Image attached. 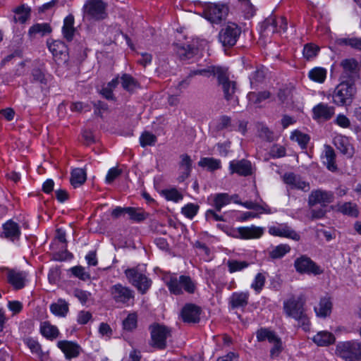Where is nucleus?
Returning <instances> with one entry per match:
<instances>
[{"label": "nucleus", "mask_w": 361, "mask_h": 361, "mask_svg": "<svg viewBox=\"0 0 361 361\" xmlns=\"http://www.w3.org/2000/svg\"><path fill=\"white\" fill-rule=\"evenodd\" d=\"M305 302L306 298L304 294L298 296L291 295L283 302V311L288 317L296 320L306 331L309 328L310 321L304 307Z\"/></svg>", "instance_id": "obj_1"}, {"label": "nucleus", "mask_w": 361, "mask_h": 361, "mask_svg": "<svg viewBox=\"0 0 361 361\" xmlns=\"http://www.w3.org/2000/svg\"><path fill=\"white\" fill-rule=\"evenodd\" d=\"M216 77L218 80V85L221 87L223 92L224 98L229 105L232 106H237L238 104V98L235 95L237 90L236 82L229 79L227 69L221 67Z\"/></svg>", "instance_id": "obj_2"}, {"label": "nucleus", "mask_w": 361, "mask_h": 361, "mask_svg": "<svg viewBox=\"0 0 361 361\" xmlns=\"http://www.w3.org/2000/svg\"><path fill=\"white\" fill-rule=\"evenodd\" d=\"M335 354L345 361H361V342L357 340L338 342Z\"/></svg>", "instance_id": "obj_3"}, {"label": "nucleus", "mask_w": 361, "mask_h": 361, "mask_svg": "<svg viewBox=\"0 0 361 361\" xmlns=\"http://www.w3.org/2000/svg\"><path fill=\"white\" fill-rule=\"evenodd\" d=\"M355 94V84L347 81H341L333 92V102L338 106L350 105Z\"/></svg>", "instance_id": "obj_4"}, {"label": "nucleus", "mask_w": 361, "mask_h": 361, "mask_svg": "<svg viewBox=\"0 0 361 361\" xmlns=\"http://www.w3.org/2000/svg\"><path fill=\"white\" fill-rule=\"evenodd\" d=\"M169 291L174 295H181L184 290L190 294L195 293L196 285L189 276L181 275L178 278L170 276L166 282Z\"/></svg>", "instance_id": "obj_5"}, {"label": "nucleus", "mask_w": 361, "mask_h": 361, "mask_svg": "<svg viewBox=\"0 0 361 361\" xmlns=\"http://www.w3.org/2000/svg\"><path fill=\"white\" fill-rule=\"evenodd\" d=\"M128 282L142 294H145L152 285V280L139 267L129 268L124 271Z\"/></svg>", "instance_id": "obj_6"}, {"label": "nucleus", "mask_w": 361, "mask_h": 361, "mask_svg": "<svg viewBox=\"0 0 361 361\" xmlns=\"http://www.w3.org/2000/svg\"><path fill=\"white\" fill-rule=\"evenodd\" d=\"M241 35V28L234 23H228L219 31V42L225 48L233 47Z\"/></svg>", "instance_id": "obj_7"}, {"label": "nucleus", "mask_w": 361, "mask_h": 361, "mask_svg": "<svg viewBox=\"0 0 361 361\" xmlns=\"http://www.w3.org/2000/svg\"><path fill=\"white\" fill-rule=\"evenodd\" d=\"M107 4L102 0H87L83 6L84 16L90 20H101L105 19Z\"/></svg>", "instance_id": "obj_8"}, {"label": "nucleus", "mask_w": 361, "mask_h": 361, "mask_svg": "<svg viewBox=\"0 0 361 361\" xmlns=\"http://www.w3.org/2000/svg\"><path fill=\"white\" fill-rule=\"evenodd\" d=\"M151 346L159 350L166 348V339L171 336V331L166 326L153 324L149 326Z\"/></svg>", "instance_id": "obj_9"}, {"label": "nucleus", "mask_w": 361, "mask_h": 361, "mask_svg": "<svg viewBox=\"0 0 361 361\" xmlns=\"http://www.w3.org/2000/svg\"><path fill=\"white\" fill-rule=\"evenodd\" d=\"M109 293L116 304L127 307L134 303L135 293L129 287L117 283L110 288Z\"/></svg>", "instance_id": "obj_10"}, {"label": "nucleus", "mask_w": 361, "mask_h": 361, "mask_svg": "<svg viewBox=\"0 0 361 361\" xmlns=\"http://www.w3.org/2000/svg\"><path fill=\"white\" fill-rule=\"evenodd\" d=\"M228 13V8L224 4L209 3L205 5L203 15L212 23H219Z\"/></svg>", "instance_id": "obj_11"}, {"label": "nucleus", "mask_w": 361, "mask_h": 361, "mask_svg": "<svg viewBox=\"0 0 361 361\" xmlns=\"http://www.w3.org/2000/svg\"><path fill=\"white\" fill-rule=\"evenodd\" d=\"M294 267L297 272L302 274L319 275L323 273V269L312 260L310 257L305 255H301L295 259L294 261Z\"/></svg>", "instance_id": "obj_12"}, {"label": "nucleus", "mask_w": 361, "mask_h": 361, "mask_svg": "<svg viewBox=\"0 0 361 361\" xmlns=\"http://www.w3.org/2000/svg\"><path fill=\"white\" fill-rule=\"evenodd\" d=\"M343 71L341 75V81H347L355 83L359 78V64L355 59H345L341 62Z\"/></svg>", "instance_id": "obj_13"}, {"label": "nucleus", "mask_w": 361, "mask_h": 361, "mask_svg": "<svg viewBox=\"0 0 361 361\" xmlns=\"http://www.w3.org/2000/svg\"><path fill=\"white\" fill-rule=\"evenodd\" d=\"M334 193L331 191L323 190H312L308 197V204L310 207L316 204H320L322 207L326 206L328 204L334 201Z\"/></svg>", "instance_id": "obj_14"}, {"label": "nucleus", "mask_w": 361, "mask_h": 361, "mask_svg": "<svg viewBox=\"0 0 361 361\" xmlns=\"http://www.w3.org/2000/svg\"><path fill=\"white\" fill-rule=\"evenodd\" d=\"M58 348L64 353L66 359L71 360L79 356L82 348L77 343L70 341H59Z\"/></svg>", "instance_id": "obj_15"}, {"label": "nucleus", "mask_w": 361, "mask_h": 361, "mask_svg": "<svg viewBox=\"0 0 361 361\" xmlns=\"http://www.w3.org/2000/svg\"><path fill=\"white\" fill-rule=\"evenodd\" d=\"M269 233L274 236L290 238L295 241H299L300 239V235L286 224L271 226L269 228Z\"/></svg>", "instance_id": "obj_16"}, {"label": "nucleus", "mask_w": 361, "mask_h": 361, "mask_svg": "<svg viewBox=\"0 0 361 361\" xmlns=\"http://www.w3.org/2000/svg\"><path fill=\"white\" fill-rule=\"evenodd\" d=\"M231 173H237L240 176H247L252 173V165L246 159L233 160L229 164Z\"/></svg>", "instance_id": "obj_17"}, {"label": "nucleus", "mask_w": 361, "mask_h": 361, "mask_svg": "<svg viewBox=\"0 0 361 361\" xmlns=\"http://www.w3.org/2000/svg\"><path fill=\"white\" fill-rule=\"evenodd\" d=\"M283 180L291 189H298L307 192L310 188L308 183L293 173H286L283 176Z\"/></svg>", "instance_id": "obj_18"}, {"label": "nucleus", "mask_w": 361, "mask_h": 361, "mask_svg": "<svg viewBox=\"0 0 361 361\" xmlns=\"http://www.w3.org/2000/svg\"><path fill=\"white\" fill-rule=\"evenodd\" d=\"M237 237L242 239L259 238L264 232L263 227L252 225L251 226H243L237 228Z\"/></svg>", "instance_id": "obj_19"}, {"label": "nucleus", "mask_w": 361, "mask_h": 361, "mask_svg": "<svg viewBox=\"0 0 361 361\" xmlns=\"http://www.w3.org/2000/svg\"><path fill=\"white\" fill-rule=\"evenodd\" d=\"M7 281L16 290H20L25 287L27 274L25 271H18L14 269H7Z\"/></svg>", "instance_id": "obj_20"}, {"label": "nucleus", "mask_w": 361, "mask_h": 361, "mask_svg": "<svg viewBox=\"0 0 361 361\" xmlns=\"http://www.w3.org/2000/svg\"><path fill=\"white\" fill-rule=\"evenodd\" d=\"M201 309L195 304H186L182 309L181 316L185 322L196 323L200 321Z\"/></svg>", "instance_id": "obj_21"}, {"label": "nucleus", "mask_w": 361, "mask_h": 361, "mask_svg": "<svg viewBox=\"0 0 361 361\" xmlns=\"http://www.w3.org/2000/svg\"><path fill=\"white\" fill-rule=\"evenodd\" d=\"M313 118L316 120L328 121L334 115V108L326 104L319 103L313 109Z\"/></svg>", "instance_id": "obj_22"}, {"label": "nucleus", "mask_w": 361, "mask_h": 361, "mask_svg": "<svg viewBox=\"0 0 361 361\" xmlns=\"http://www.w3.org/2000/svg\"><path fill=\"white\" fill-rule=\"evenodd\" d=\"M21 232L18 224L12 220L7 221L3 224L2 236L11 241L18 240Z\"/></svg>", "instance_id": "obj_23"}, {"label": "nucleus", "mask_w": 361, "mask_h": 361, "mask_svg": "<svg viewBox=\"0 0 361 361\" xmlns=\"http://www.w3.org/2000/svg\"><path fill=\"white\" fill-rule=\"evenodd\" d=\"M247 292H235L229 298V305L232 309L244 308L248 303Z\"/></svg>", "instance_id": "obj_24"}, {"label": "nucleus", "mask_w": 361, "mask_h": 361, "mask_svg": "<svg viewBox=\"0 0 361 361\" xmlns=\"http://www.w3.org/2000/svg\"><path fill=\"white\" fill-rule=\"evenodd\" d=\"M323 162L326 168L331 171H336L337 170V165L336 164V154L334 149L330 145H325L323 154L322 155Z\"/></svg>", "instance_id": "obj_25"}, {"label": "nucleus", "mask_w": 361, "mask_h": 361, "mask_svg": "<svg viewBox=\"0 0 361 361\" xmlns=\"http://www.w3.org/2000/svg\"><path fill=\"white\" fill-rule=\"evenodd\" d=\"M312 340L319 346H327L333 344L336 341V338L333 334L326 331H322L318 332L313 337Z\"/></svg>", "instance_id": "obj_26"}, {"label": "nucleus", "mask_w": 361, "mask_h": 361, "mask_svg": "<svg viewBox=\"0 0 361 361\" xmlns=\"http://www.w3.org/2000/svg\"><path fill=\"white\" fill-rule=\"evenodd\" d=\"M52 29L49 23H36L31 26L28 30V35L30 37H35L39 35L43 37L51 33Z\"/></svg>", "instance_id": "obj_27"}, {"label": "nucleus", "mask_w": 361, "mask_h": 361, "mask_svg": "<svg viewBox=\"0 0 361 361\" xmlns=\"http://www.w3.org/2000/svg\"><path fill=\"white\" fill-rule=\"evenodd\" d=\"M74 17L72 15L66 16L63 20V26L62 28L63 37L67 41H71L75 33Z\"/></svg>", "instance_id": "obj_28"}, {"label": "nucleus", "mask_w": 361, "mask_h": 361, "mask_svg": "<svg viewBox=\"0 0 361 361\" xmlns=\"http://www.w3.org/2000/svg\"><path fill=\"white\" fill-rule=\"evenodd\" d=\"M212 206L217 212H220L223 207L231 202V197L227 193H218L211 197Z\"/></svg>", "instance_id": "obj_29"}, {"label": "nucleus", "mask_w": 361, "mask_h": 361, "mask_svg": "<svg viewBox=\"0 0 361 361\" xmlns=\"http://www.w3.org/2000/svg\"><path fill=\"white\" fill-rule=\"evenodd\" d=\"M338 211L344 215L352 217H357L359 210L357 205L351 202H346L338 204Z\"/></svg>", "instance_id": "obj_30"}, {"label": "nucleus", "mask_w": 361, "mask_h": 361, "mask_svg": "<svg viewBox=\"0 0 361 361\" xmlns=\"http://www.w3.org/2000/svg\"><path fill=\"white\" fill-rule=\"evenodd\" d=\"M121 83L122 87L130 93H133L139 88L138 82L130 75L125 73L121 77Z\"/></svg>", "instance_id": "obj_31"}, {"label": "nucleus", "mask_w": 361, "mask_h": 361, "mask_svg": "<svg viewBox=\"0 0 361 361\" xmlns=\"http://www.w3.org/2000/svg\"><path fill=\"white\" fill-rule=\"evenodd\" d=\"M50 310L54 315L64 317L69 310L68 304L64 300L59 299L50 305Z\"/></svg>", "instance_id": "obj_32"}, {"label": "nucleus", "mask_w": 361, "mask_h": 361, "mask_svg": "<svg viewBox=\"0 0 361 361\" xmlns=\"http://www.w3.org/2000/svg\"><path fill=\"white\" fill-rule=\"evenodd\" d=\"M175 51L180 60L190 59L197 53V49L190 45H176Z\"/></svg>", "instance_id": "obj_33"}, {"label": "nucleus", "mask_w": 361, "mask_h": 361, "mask_svg": "<svg viewBox=\"0 0 361 361\" xmlns=\"http://www.w3.org/2000/svg\"><path fill=\"white\" fill-rule=\"evenodd\" d=\"M87 178L86 172L83 169H75L71 172V183L74 188L82 185Z\"/></svg>", "instance_id": "obj_34"}, {"label": "nucleus", "mask_w": 361, "mask_h": 361, "mask_svg": "<svg viewBox=\"0 0 361 361\" xmlns=\"http://www.w3.org/2000/svg\"><path fill=\"white\" fill-rule=\"evenodd\" d=\"M40 332L45 338L50 340L56 338L59 334L57 327L51 325L49 322H44L42 324Z\"/></svg>", "instance_id": "obj_35"}, {"label": "nucleus", "mask_w": 361, "mask_h": 361, "mask_svg": "<svg viewBox=\"0 0 361 361\" xmlns=\"http://www.w3.org/2000/svg\"><path fill=\"white\" fill-rule=\"evenodd\" d=\"M127 214L130 220L136 222L145 221L149 214L144 212L141 208L127 207Z\"/></svg>", "instance_id": "obj_36"}, {"label": "nucleus", "mask_w": 361, "mask_h": 361, "mask_svg": "<svg viewBox=\"0 0 361 361\" xmlns=\"http://www.w3.org/2000/svg\"><path fill=\"white\" fill-rule=\"evenodd\" d=\"M331 307L332 304L329 298H324L321 299L319 307H315L314 310L317 316L326 317L331 313Z\"/></svg>", "instance_id": "obj_37"}, {"label": "nucleus", "mask_w": 361, "mask_h": 361, "mask_svg": "<svg viewBox=\"0 0 361 361\" xmlns=\"http://www.w3.org/2000/svg\"><path fill=\"white\" fill-rule=\"evenodd\" d=\"M221 68L219 66H208L205 68H197L193 71H191L188 76V78H192L197 75H200L205 77H209L210 75L216 76L218 71Z\"/></svg>", "instance_id": "obj_38"}, {"label": "nucleus", "mask_w": 361, "mask_h": 361, "mask_svg": "<svg viewBox=\"0 0 361 361\" xmlns=\"http://www.w3.org/2000/svg\"><path fill=\"white\" fill-rule=\"evenodd\" d=\"M290 251V247L287 244L279 245L269 251V257L276 259L282 258Z\"/></svg>", "instance_id": "obj_39"}, {"label": "nucleus", "mask_w": 361, "mask_h": 361, "mask_svg": "<svg viewBox=\"0 0 361 361\" xmlns=\"http://www.w3.org/2000/svg\"><path fill=\"white\" fill-rule=\"evenodd\" d=\"M308 77L312 81L322 83L326 77V70L324 68L315 67L309 71Z\"/></svg>", "instance_id": "obj_40"}, {"label": "nucleus", "mask_w": 361, "mask_h": 361, "mask_svg": "<svg viewBox=\"0 0 361 361\" xmlns=\"http://www.w3.org/2000/svg\"><path fill=\"white\" fill-rule=\"evenodd\" d=\"M180 159V166L183 169V171L180 178L181 180H184L190 176L192 169V160L188 154H182Z\"/></svg>", "instance_id": "obj_41"}, {"label": "nucleus", "mask_w": 361, "mask_h": 361, "mask_svg": "<svg viewBox=\"0 0 361 361\" xmlns=\"http://www.w3.org/2000/svg\"><path fill=\"white\" fill-rule=\"evenodd\" d=\"M31 77L32 82L39 83L41 85H46L49 78V75L39 68H34L32 71Z\"/></svg>", "instance_id": "obj_42"}, {"label": "nucleus", "mask_w": 361, "mask_h": 361, "mask_svg": "<svg viewBox=\"0 0 361 361\" xmlns=\"http://www.w3.org/2000/svg\"><path fill=\"white\" fill-rule=\"evenodd\" d=\"M257 339L259 342H262L268 340L269 343H272L276 340L277 336L276 334L266 328H261L256 332Z\"/></svg>", "instance_id": "obj_43"}, {"label": "nucleus", "mask_w": 361, "mask_h": 361, "mask_svg": "<svg viewBox=\"0 0 361 361\" xmlns=\"http://www.w3.org/2000/svg\"><path fill=\"white\" fill-rule=\"evenodd\" d=\"M198 164L200 166L207 167L210 171H214L221 167V161L212 157L202 158Z\"/></svg>", "instance_id": "obj_44"}, {"label": "nucleus", "mask_w": 361, "mask_h": 361, "mask_svg": "<svg viewBox=\"0 0 361 361\" xmlns=\"http://www.w3.org/2000/svg\"><path fill=\"white\" fill-rule=\"evenodd\" d=\"M290 138L291 140L298 142L302 149H305L308 142L310 141V136L299 130L293 131Z\"/></svg>", "instance_id": "obj_45"}, {"label": "nucleus", "mask_w": 361, "mask_h": 361, "mask_svg": "<svg viewBox=\"0 0 361 361\" xmlns=\"http://www.w3.org/2000/svg\"><path fill=\"white\" fill-rule=\"evenodd\" d=\"M14 12L16 13L14 16V20L16 22L24 23L30 18V9L25 7L24 6H20L16 8Z\"/></svg>", "instance_id": "obj_46"}, {"label": "nucleus", "mask_w": 361, "mask_h": 361, "mask_svg": "<svg viewBox=\"0 0 361 361\" xmlns=\"http://www.w3.org/2000/svg\"><path fill=\"white\" fill-rule=\"evenodd\" d=\"M237 204H241L243 207H245L247 209H254L256 211L259 212L260 213L265 212V213H270V209H267V206L266 207L262 206L259 204L258 203L254 202L252 201H246V202H241V201H235V202Z\"/></svg>", "instance_id": "obj_47"}, {"label": "nucleus", "mask_w": 361, "mask_h": 361, "mask_svg": "<svg viewBox=\"0 0 361 361\" xmlns=\"http://www.w3.org/2000/svg\"><path fill=\"white\" fill-rule=\"evenodd\" d=\"M265 77L264 72L262 69H256L250 75V86L252 88H255L259 83H261Z\"/></svg>", "instance_id": "obj_48"}, {"label": "nucleus", "mask_w": 361, "mask_h": 361, "mask_svg": "<svg viewBox=\"0 0 361 361\" xmlns=\"http://www.w3.org/2000/svg\"><path fill=\"white\" fill-rule=\"evenodd\" d=\"M270 92L268 91H263L259 92H250L247 94L249 100L254 104H259L262 101L270 97Z\"/></svg>", "instance_id": "obj_49"}, {"label": "nucleus", "mask_w": 361, "mask_h": 361, "mask_svg": "<svg viewBox=\"0 0 361 361\" xmlns=\"http://www.w3.org/2000/svg\"><path fill=\"white\" fill-rule=\"evenodd\" d=\"M137 316L135 312L130 313L123 322V326L125 330L132 331L137 327Z\"/></svg>", "instance_id": "obj_50"}, {"label": "nucleus", "mask_w": 361, "mask_h": 361, "mask_svg": "<svg viewBox=\"0 0 361 361\" xmlns=\"http://www.w3.org/2000/svg\"><path fill=\"white\" fill-rule=\"evenodd\" d=\"M227 266L230 273L239 271L248 267V263L245 261L228 260Z\"/></svg>", "instance_id": "obj_51"}, {"label": "nucleus", "mask_w": 361, "mask_h": 361, "mask_svg": "<svg viewBox=\"0 0 361 361\" xmlns=\"http://www.w3.org/2000/svg\"><path fill=\"white\" fill-rule=\"evenodd\" d=\"M319 51V47L313 44H307L303 49V56L307 59L310 60L314 58Z\"/></svg>", "instance_id": "obj_52"}, {"label": "nucleus", "mask_w": 361, "mask_h": 361, "mask_svg": "<svg viewBox=\"0 0 361 361\" xmlns=\"http://www.w3.org/2000/svg\"><path fill=\"white\" fill-rule=\"evenodd\" d=\"M265 281V276L262 273H258L251 284V288H253L256 293H259L262 290Z\"/></svg>", "instance_id": "obj_53"}, {"label": "nucleus", "mask_w": 361, "mask_h": 361, "mask_svg": "<svg viewBox=\"0 0 361 361\" xmlns=\"http://www.w3.org/2000/svg\"><path fill=\"white\" fill-rule=\"evenodd\" d=\"M199 206L193 203H189L182 208V214L188 219H192L197 213Z\"/></svg>", "instance_id": "obj_54"}, {"label": "nucleus", "mask_w": 361, "mask_h": 361, "mask_svg": "<svg viewBox=\"0 0 361 361\" xmlns=\"http://www.w3.org/2000/svg\"><path fill=\"white\" fill-rule=\"evenodd\" d=\"M157 137L149 132H144L140 137V142L142 147L154 145L157 142Z\"/></svg>", "instance_id": "obj_55"}, {"label": "nucleus", "mask_w": 361, "mask_h": 361, "mask_svg": "<svg viewBox=\"0 0 361 361\" xmlns=\"http://www.w3.org/2000/svg\"><path fill=\"white\" fill-rule=\"evenodd\" d=\"M162 194L164 195L167 200L178 202L183 199V195L180 193L176 188H171L169 190H164L162 191Z\"/></svg>", "instance_id": "obj_56"}, {"label": "nucleus", "mask_w": 361, "mask_h": 361, "mask_svg": "<svg viewBox=\"0 0 361 361\" xmlns=\"http://www.w3.org/2000/svg\"><path fill=\"white\" fill-rule=\"evenodd\" d=\"M279 22L274 17H269L267 18L263 24L265 30L270 31L272 33L279 32L278 30Z\"/></svg>", "instance_id": "obj_57"}, {"label": "nucleus", "mask_w": 361, "mask_h": 361, "mask_svg": "<svg viewBox=\"0 0 361 361\" xmlns=\"http://www.w3.org/2000/svg\"><path fill=\"white\" fill-rule=\"evenodd\" d=\"M217 130H223L224 129L230 128L233 130V126L231 123V118L228 116H222L219 119V123L216 126Z\"/></svg>", "instance_id": "obj_58"}, {"label": "nucleus", "mask_w": 361, "mask_h": 361, "mask_svg": "<svg viewBox=\"0 0 361 361\" xmlns=\"http://www.w3.org/2000/svg\"><path fill=\"white\" fill-rule=\"evenodd\" d=\"M25 344L30 349L32 353L39 355L41 353V346L35 339L27 337L23 339Z\"/></svg>", "instance_id": "obj_59"}, {"label": "nucleus", "mask_w": 361, "mask_h": 361, "mask_svg": "<svg viewBox=\"0 0 361 361\" xmlns=\"http://www.w3.org/2000/svg\"><path fill=\"white\" fill-rule=\"evenodd\" d=\"M340 44L348 45L351 47L352 48L361 50V38H343L340 39Z\"/></svg>", "instance_id": "obj_60"}, {"label": "nucleus", "mask_w": 361, "mask_h": 361, "mask_svg": "<svg viewBox=\"0 0 361 361\" xmlns=\"http://www.w3.org/2000/svg\"><path fill=\"white\" fill-rule=\"evenodd\" d=\"M73 275L78 279L86 281L90 279V274L85 271V268L81 266H76L71 269Z\"/></svg>", "instance_id": "obj_61"}, {"label": "nucleus", "mask_w": 361, "mask_h": 361, "mask_svg": "<svg viewBox=\"0 0 361 361\" xmlns=\"http://www.w3.org/2000/svg\"><path fill=\"white\" fill-rule=\"evenodd\" d=\"M337 147L341 151V152L345 155L350 157L353 154L352 146L344 139L341 140Z\"/></svg>", "instance_id": "obj_62"}, {"label": "nucleus", "mask_w": 361, "mask_h": 361, "mask_svg": "<svg viewBox=\"0 0 361 361\" xmlns=\"http://www.w3.org/2000/svg\"><path fill=\"white\" fill-rule=\"evenodd\" d=\"M64 48L63 43L59 41H54L49 45V49L54 56L62 54Z\"/></svg>", "instance_id": "obj_63"}, {"label": "nucleus", "mask_w": 361, "mask_h": 361, "mask_svg": "<svg viewBox=\"0 0 361 361\" xmlns=\"http://www.w3.org/2000/svg\"><path fill=\"white\" fill-rule=\"evenodd\" d=\"M274 344V346L270 350V356L271 358H274L276 357H278L281 352L282 351V344L281 339L277 336L276 340L274 341H272Z\"/></svg>", "instance_id": "obj_64"}]
</instances>
